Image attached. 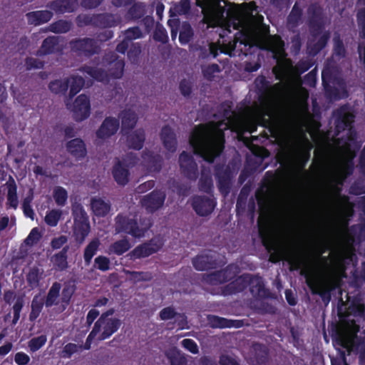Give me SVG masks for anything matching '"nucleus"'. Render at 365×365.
<instances>
[{
	"label": "nucleus",
	"mask_w": 365,
	"mask_h": 365,
	"mask_svg": "<svg viewBox=\"0 0 365 365\" xmlns=\"http://www.w3.org/2000/svg\"><path fill=\"white\" fill-rule=\"evenodd\" d=\"M189 143L196 155L212 163L225 150V135L217 127L200 124L193 128Z\"/></svg>",
	"instance_id": "obj_1"
},
{
	"label": "nucleus",
	"mask_w": 365,
	"mask_h": 365,
	"mask_svg": "<svg viewBox=\"0 0 365 365\" xmlns=\"http://www.w3.org/2000/svg\"><path fill=\"white\" fill-rule=\"evenodd\" d=\"M152 227L150 219L138 218L136 215L119 213L115 218L116 233H124L135 238H141Z\"/></svg>",
	"instance_id": "obj_2"
},
{
	"label": "nucleus",
	"mask_w": 365,
	"mask_h": 365,
	"mask_svg": "<svg viewBox=\"0 0 365 365\" xmlns=\"http://www.w3.org/2000/svg\"><path fill=\"white\" fill-rule=\"evenodd\" d=\"M262 244L269 254L268 259L271 263L277 264L284 259L289 264L291 271L299 270L304 266V261L300 255L285 252L282 247L272 240H263Z\"/></svg>",
	"instance_id": "obj_3"
},
{
	"label": "nucleus",
	"mask_w": 365,
	"mask_h": 365,
	"mask_svg": "<svg viewBox=\"0 0 365 365\" xmlns=\"http://www.w3.org/2000/svg\"><path fill=\"white\" fill-rule=\"evenodd\" d=\"M71 53L77 57L89 58L98 54L101 46L97 40L92 38H76L68 42Z\"/></svg>",
	"instance_id": "obj_4"
},
{
	"label": "nucleus",
	"mask_w": 365,
	"mask_h": 365,
	"mask_svg": "<svg viewBox=\"0 0 365 365\" xmlns=\"http://www.w3.org/2000/svg\"><path fill=\"white\" fill-rule=\"evenodd\" d=\"M240 272V269L238 265L230 264L220 270L205 274L202 279L205 283L216 286L231 282Z\"/></svg>",
	"instance_id": "obj_5"
},
{
	"label": "nucleus",
	"mask_w": 365,
	"mask_h": 365,
	"mask_svg": "<svg viewBox=\"0 0 365 365\" xmlns=\"http://www.w3.org/2000/svg\"><path fill=\"white\" fill-rule=\"evenodd\" d=\"M312 66V63L307 60H301L295 66L289 58H284L279 61L276 66L272 69L273 73L277 80H282L284 76L290 70L299 75H302L309 70Z\"/></svg>",
	"instance_id": "obj_6"
},
{
	"label": "nucleus",
	"mask_w": 365,
	"mask_h": 365,
	"mask_svg": "<svg viewBox=\"0 0 365 365\" xmlns=\"http://www.w3.org/2000/svg\"><path fill=\"white\" fill-rule=\"evenodd\" d=\"M308 26L311 36L316 38L322 34L324 28L323 8L317 4H312L307 9Z\"/></svg>",
	"instance_id": "obj_7"
},
{
	"label": "nucleus",
	"mask_w": 365,
	"mask_h": 365,
	"mask_svg": "<svg viewBox=\"0 0 365 365\" xmlns=\"http://www.w3.org/2000/svg\"><path fill=\"white\" fill-rule=\"evenodd\" d=\"M215 176L219 192L226 196L231 190L232 170L224 163H217L214 166Z\"/></svg>",
	"instance_id": "obj_8"
},
{
	"label": "nucleus",
	"mask_w": 365,
	"mask_h": 365,
	"mask_svg": "<svg viewBox=\"0 0 365 365\" xmlns=\"http://www.w3.org/2000/svg\"><path fill=\"white\" fill-rule=\"evenodd\" d=\"M224 0H195L197 6L202 9L205 16L212 19H222L225 18L226 9L221 5Z\"/></svg>",
	"instance_id": "obj_9"
},
{
	"label": "nucleus",
	"mask_w": 365,
	"mask_h": 365,
	"mask_svg": "<svg viewBox=\"0 0 365 365\" xmlns=\"http://www.w3.org/2000/svg\"><path fill=\"white\" fill-rule=\"evenodd\" d=\"M73 234L78 243H82L90 232V225L86 212L81 208L73 211Z\"/></svg>",
	"instance_id": "obj_10"
},
{
	"label": "nucleus",
	"mask_w": 365,
	"mask_h": 365,
	"mask_svg": "<svg viewBox=\"0 0 365 365\" xmlns=\"http://www.w3.org/2000/svg\"><path fill=\"white\" fill-rule=\"evenodd\" d=\"M179 167L182 174L191 180H196L198 177L197 165L193 155L182 151L178 159Z\"/></svg>",
	"instance_id": "obj_11"
},
{
	"label": "nucleus",
	"mask_w": 365,
	"mask_h": 365,
	"mask_svg": "<svg viewBox=\"0 0 365 365\" xmlns=\"http://www.w3.org/2000/svg\"><path fill=\"white\" fill-rule=\"evenodd\" d=\"M217 202L214 198L205 195H195L192 197L191 205L194 212L199 216L207 217L212 214Z\"/></svg>",
	"instance_id": "obj_12"
},
{
	"label": "nucleus",
	"mask_w": 365,
	"mask_h": 365,
	"mask_svg": "<svg viewBox=\"0 0 365 365\" xmlns=\"http://www.w3.org/2000/svg\"><path fill=\"white\" fill-rule=\"evenodd\" d=\"M256 93L258 96V101L261 103H267L272 98L274 88H279L280 83H275L271 86L270 82L267 81L264 76H259L254 81Z\"/></svg>",
	"instance_id": "obj_13"
},
{
	"label": "nucleus",
	"mask_w": 365,
	"mask_h": 365,
	"mask_svg": "<svg viewBox=\"0 0 365 365\" xmlns=\"http://www.w3.org/2000/svg\"><path fill=\"white\" fill-rule=\"evenodd\" d=\"M254 11H257V6L255 1L244 4L242 9L233 14L234 28L236 29L245 28L247 26V20L252 18Z\"/></svg>",
	"instance_id": "obj_14"
},
{
	"label": "nucleus",
	"mask_w": 365,
	"mask_h": 365,
	"mask_svg": "<svg viewBox=\"0 0 365 365\" xmlns=\"http://www.w3.org/2000/svg\"><path fill=\"white\" fill-rule=\"evenodd\" d=\"M165 197L164 192L155 190L143 196L140 201L141 205L148 212L153 213L163 207Z\"/></svg>",
	"instance_id": "obj_15"
},
{
	"label": "nucleus",
	"mask_w": 365,
	"mask_h": 365,
	"mask_svg": "<svg viewBox=\"0 0 365 365\" xmlns=\"http://www.w3.org/2000/svg\"><path fill=\"white\" fill-rule=\"evenodd\" d=\"M250 283V273H244L235 277L233 280L221 288L222 294L224 296L244 292Z\"/></svg>",
	"instance_id": "obj_16"
},
{
	"label": "nucleus",
	"mask_w": 365,
	"mask_h": 365,
	"mask_svg": "<svg viewBox=\"0 0 365 365\" xmlns=\"http://www.w3.org/2000/svg\"><path fill=\"white\" fill-rule=\"evenodd\" d=\"M91 106L89 98L81 94L78 96L73 103V118L76 121L81 122L89 117Z\"/></svg>",
	"instance_id": "obj_17"
},
{
	"label": "nucleus",
	"mask_w": 365,
	"mask_h": 365,
	"mask_svg": "<svg viewBox=\"0 0 365 365\" xmlns=\"http://www.w3.org/2000/svg\"><path fill=\"white\" fill-rule=\"evenodd\" d=\"M141 164L149 173H159L161 170L163 159L159 154L145 150L141 154Z\"/></svg>",
	"instance_id": "obj_18"
},
{
	"label": "nucleus",
	"mask_w": 365,
	"mask_h": 365,
	"mask_svg": "<svg viewBox=\"0 0 365 365\" xmlns=\"http://www.w3.org/2000/svg\"><path fill=\"white\" fill-rule=\"evenodd\" d=\"M120 121L114 117H106L96 131V136L100 139H107L114 135L118 130Z\"/></svg>",
	"instance_id": "obj_19"
},
{
	"label": "nucleus",
	"mask_w": 365,
	"mask_h": 365,
	"mask_svg": "<svg viewBox=\"0 0 365 365\" xmlns=\"http://www.w3.org/2000/svg\"><path fill=\"white\" fill-rule=\"evenodd\" d=\"M61 38L60 36H51L45 38L40 48L36 51L37 56H45L50 54L58 53L62 51L63 48L60 43Z\"/></svg>",
	"instance_id": "obj_20"
},
{
	"label": "nucleus",
	"mask_w": 365,
	"mask_h": 365,
	"mask_svg": "<svg viewBox=\"0 0 365 365\" xmlns=\"http://www.w3.org/2000/svg\"><path fill=\"white\" fill-rule=\"evenodd\" d=\"M160 137L165 149L171 153H175L178 149V139L176 134L170 125H165L162 127Z\"/></svg>",
	"instance_id": "obj_21"
},
{
	"label": "nucleus",
	"mask_w": 365,
	"mask_h": 365,
	"mask_svg": "<svg viewBox=\"0 0 365 365\" xmlns=\"http://www.w3.org/2000/svg\"><path fill=\"white\" fill-rule=\"evenodd\" d=\"M78 7L77 0H54L47 4V8L53 11L56 14L73 12Z\"/></svg>",
	"instance_id": "obj_22"
},
{
	"label": "nucleus",
	"mask_w": 365,
	"mask_h": 365,
	"mask_svg": "<svg viewBox=\"0 0 365 365\" xmlns=\"http://www.w3.org/2000/svg\"><path fill=\"white\" fill-rule=\"evenodd\" d=\"M160 248L158 243L151 240L149 242H143L136 247L130 252V255L131 258L140 259L158 252Z\"/></svg>",
	"instance_id": "obj_23"
},
{
	"label": "nucleus",
	"mask_w": 365,
	"mask_h": 365,
	"mask_svg": "<svg viewBox=\"0 0 365 365\" xmlns=\"http://www.w3.org/2000/svg\"><path fill=\"white\" fill-rule=\"evenodd\" d=\"M192 264L198 271L212 269L217 266V259L213 255H199L192 259Z\"/></svg>",
	"instance_id": "obj_24"
},
{
	"label": "nucleus",
	"mask_w": 365,
	"mask_h": 365,
	"mask_svg": "<svg viewBox=\"0 0 365 365\" xmlns=\"http://www.w3.org/2000/svg\"><path fill=\"white\" fill-rule=\"evenodd\" d=\"M307 284L310 289L312 294L319 295L322 297V302L328 304L331 299V289L327 287V284L322 282H316L307 280Z\"/></svg>",
	"instance_id": "obj_25"
},
{
	"label": "nucleus",
	"mask_w": 365,
	"mask_h": 365,
	"mask_svg": "<svg viewBox=\"0 0 365 365\" xmlns=\"http://www.w3.org/2000/svg\"><path fill=\"white\" fill-rule=\"evenodd\" d=\"M122 323L119 318H110L109 320H104L99 327L100 331H103L98 336L99 341L109 339L112 334L116 332L120 327Z\"/></svg>",
	"instance_id": "obj_26"
},
{
	"label": "nucleus",
	"mask_w": 365,
	"mask_h": 365,
	"mask_svg": "<svg viewBox=\"0 0 365 365\" xmlns=\"http://www.w3.org/2000/svg\"><path fill=\"white\" fill-rule=\"evenodd\" d=\"M112 175L118 185L125 186L129 181L130 171L128 165L121 160H118L113 165Z\"/></svg>",
	"instance_id": "obj_27"
},
{
	"label": "nucleus",
	"mask_w": 365,
	"mask_h": 365,
	"mask_svg": "<svg viewBox=\"0 0 365 365\" xmlns=\"http://www.w3.org/2000/svg\"><path fill=\"white\" fill-rule=\"evenodd\" d=\"M67 151L76 160H82L86 155V145L81 138H73L68 141Z\"/></svg>",
	"instance_id": "obj_28"
},
{
	"label": "nucleus",
	"mask_w": 365,
	"mask_h": 365,
	"mask_svg": "<svg viewBox=\"0 0 365 365\" xmlns=\"http://www.w3.org/2000/svg\"><path fill=\"white\" fill-rule=\"evenodd\" d=\"M207 319L210 327L214 329L231 327L239 328L242 325V321L227 319V318H222V317L214 314H208Z\"/></svg>",
	"instance_id": "obj_29"
},
{
	"label": "nucleus",
	"mask_w": 365,
	"mask_h": 365,
	"mask_svg": "<svg viewBox=\"0 0 365 365\" xmlns=\"http://www.w3.org/2000/svg\"><path fill=\"white\" fill-rule=\"evenodd\" d=\"M322 86L325 94L328 96L336 97L338 95V88L334 84L336 78L329 68H324L322 71Z\"/></svg>",
	"instance_id": "obj_30"
},
{
	"label": "nucleus",
	"mask_w": 365,
	"mask_h": 365,
	"mask_svg": "<svg viewBox=\"0 0 365 365\" xmlns=\"http://www.w3.org/2000/svg\"><path fill=\"white\" fill-rule=\"evenodd\" d=\"M53 17L52 11L49 10H37L29 11L26 18L29 24L34 26H39L51 21Z\"/></svg>",
	"instance_id": "obj_31"
},
{
	"label": "nucleus",
	"mask_w": 365,
	"mask_h": 365,
	"mask_svg": "<svg viewBox=\"0 0 365 365\" xmlns=\"http://www.w3.org/2000/svg\"><path fill=\"white\" fill-rule=\"evenodd\" d=\"M121 132L127 135L136 125L138 118L137 114L130 110H124L120 112Z\"/></svg>",
	"instance_id": "obj_32"
},
{
	"label": "nucleus",
	"mask_w": 365,
	"mask_h": 365,
	"mask_svg": "<svg viewBox=\"0 0 365 365\" xmlns=\"http://www.w3.org/2000/svg\"><path fill=\"white\" fill-rule=\"evenodd\" d=\"M200 191L207 194L213 192V179L210 168L202 166L200 177L198 181Z\"/></svg>",
	"instance_id": "obj_33"
},
{
	"label": "nucleus",
	"mask_w": 365,
	"mask_h": 365,
	"mask_svg": "<svg viewBox=\"0 0 365 365\" xmlns=\"http://www.w3.org/2000/svg\"><path fill=\"white\" fill-rule=\"evenodd\" d=\"M312 148V145L306 136H304L303 143L298 141L294 145V150L300 159L302 169L304 168L306 163L309 160Z\"/></svg>",
	"instance_id": "obj_34"
},
{
	"label": "nucleus",
	"mask_w": 365,
	"mask_h": 365,
	"mask_svg": "<svg viewBox=\"0 0 365 365\" xmlns=\"http://www.w3.org/2000/svg\"><path fill=\"white\" fill-rule=\"evenodd\" d=\"M62 285L59 282H53L49 288L47 294L44 297L45 307L51 308L53 306L59 305L61 302L60 294Z\"/></svg>",
	"instance_id": "obj_35"
},
{
	"label": "nucleus",
	"mask_w": 365,
	"mask_h": 365,
	"mask_svg": "<svg viewBox=\"0 0 365 365\" xmlns=\"http://www.w3.org/2000/svg\"><path fill=\"white\" fill-rule=\"evenodd\" d=\"M250 292L254 297H265L267 296V290L265 288L263 279L258 274H250Z\"/></svg>",
	"instance_id": "obj_36"
},
{
	"label": "nucleus",
	"mask_w": 365,
	"mask_h": 365,
	"mask_svg": "<svg viewBox=\"0 0 365 365\" xmlns=\"http://www.w3.org/2000/svg\"><path fill=\"white\" fill-rule=\"evenodd\" d=\"M145 140V134L143 128L136 130L127 135V144L130 149L140 150Z\"/></svg>",
	"instance_id": "obj_37"
},
{
	"label": "nucleus",
	"mask_w": 365,
	"mask_h": 365,
	"mask_svg": "<svg viewBox=\"0 0 365 365\" xmlns=\"http://www.w3.org/2000/svg\"><path fill=\"white\" fill-rule=\"evenodd\" d=\"M7 188V202L8 207L16 210L18 207L19 200L17 197V185L14 178L10 175L7 182H6Z\"/></svg>",
	"instance_id": "obj_38"
},
{
	"label": "nucleus",
	"mask_w": 365,
	"mask_h": 365,
	"mask_svg": "<svg viewBox=\"0 0 365 365\" xmlns=\"http://www.w3.org/2000/svg\"><path fill=\"white\" fill-rule=\"evenodd\" d=\"M81 72H83L92 78L99 82H107L108 80V75L107 71L102 68L91 66L88 65H83L80 68Z\"/></svg>",
	"instance_id": "obj_39"
},
{
	"label": "nucleus",
	"mask_w": 365,
	"mask_h": 365,
	"mask_svg": "<svg viewBox=\"0 0 365 365\" xmlns=\"http://www.w3.org/2000/svg\"><path fill=\"white\" fill-rule=\"evenodd\" d=\"M44 306V297L41 296L40 294H35L31 299V311L29 314V321L30 322H34L37 319Z\"/></svg>",
	"instance_id": "obj_40"
},
{
	"label": "nucleus",
	"mask_w": 365,
	"mask_h": 365,
	"mask_svg": "<svg viewBox=\"0 0 365 365\" xmlns=\"http://www.w3.org/2000/svg\"><path fill=\"white\" fill-rule=\"evenodd\" d=\"M119 20L111 13H99L96 14V27L110 28L118 24Z\"/></svg>",
	"instance_id": "obj_41"
},
{
	"label": "nucleus",
	"mask_w": 365,
	"mask_h": 365,
	"mask_svg": "<svg viewBox=\"0 0 365 365\" xmlns=\"http://www.w3.org/2000/svg\"><path fill=\"white\" fill-rule=\"evenodd\" d=\"M354 170V163L352 159L346 160L343 163L341 168V175L336 179L337 185L335 186V190L338 193H341V186L346 178L353 174Z\"/></svg>",
	"instance_id": "obj_42"
},
{
	"label": "nucleus",
	"mask_w": 365,
	"mask_h": 365,
	"mask_svg": "<svg viewBox=\"0 0 365 365\" xmlns=\"http://www.w3.org/2000/svg\"><path fill=\"white\" fill-rule=\"evenodd\" d=\"M165 356L170 365H187V360L185 354L182 353L176 347H172L166 351Z\"/></svg>",
	"instance_id": "obj_43"
},
{
	"label": "nucleus",
	"mask_w": 365,
	"mask_h": 365,
	"mask_svg": "<svg viewBox=\"0 0 365 365\" xmlns=\"http://www.w3.org/2000/svg\"><path fill=\"white\" fill-rule=\"evenodd\" d=\"M194 35V30L189 22L183 21L181 24H180L178 39L181 45L190 43L193 38Z\"/></svg>",
	"instance_id": "obj_44"
},
{
	"label": "nucleus",
	"mask_w": 365,
	"mask_h": 365,
	"mask_svg": "<svg viewBox=\"0 0 365 365\" xmlns=\"http://www.w3.org/2000/svg\"><path fill=\"white\" fill-rule=\"evenodd\" d=\"M91 207L93 213L98 217H103L106 215L110 210V205L109 203L105 202L100 197H94L91 199Z\"/></svg>",
	"instance_id": "obj_45"
},
{
	"label": "nucleus",
	"mask_w": 365,
	"mask_h": 365,
	"mask_svg": "<svg viewBox=\"0 0 365 365\" xmlns=\"http://www.w3.org/2000/svg\"><path fill=\"white\" fill-rule=\"evenodd\" d=\"M329 38L330 33L328 31H324L316 43H309V53L312 56H317L320 53L327 45Z\"/></svg>",
	"instance_id": "obj_46"
},
{
	"label": "nucleus",
	"mask_w": 365,
	"mask_h": 365,
	"mask_svg": "<svg viewBox=\"0 0 365 365\" xmlns=\"http://www.w3.org/2000/svg\"><path fill=\"white\" fill-rule=\"evenodd\" d=\"M43 271L37 267L31 268L26 274V282L29 287H31V289L38 288L43 278Z\"/></svg>",
	"instance_id": "obj_47"
},
{
	"label": "nucleus",
	"mask_w": 365,
	"mask_h": 365,
	"mask_svg": "<svg viewBox=\"0 0 365 365\" xmlns=\"http://www.w3.org/2000/svg\"><path fill=\"white\" fill-rule=\"evenodd\" d=\"M303 17V10L296 2L287 17V24L292 28L297 27Z\"/></svg>",
	"instance_id": "obj_48"
},
{
	"label": "nucleus",
	"mask_w": 365,
	"mask_h": 365,
	"mask_svg": "<svg viewBox=\"0 0 365 365\" xmlns=\"http://www.w3.org/2000/svg\"><path fill=\"white\" fill-rule=\"evenodd\" d=\"M68 247L66 246L58 253L53 255V265L56 269L64 271L68 269Z\"/></svg>",
	"instance_id": "obj_49"
},
{
	"label": "nucleus",
	"mask_w": 365,
	"mask_h": 365,
	"mask_svg": "<svg viewBox=\"0 0 365 365\" xmlns=\"http://www.w3.org/2000/svg\"><path fill=\"white\" fill-rule=\"evenodd\" d=\"M70 79L65 78L63 80L56 79L51 81L48 83V89L50 91L56 95H65L68 92Z\"/></svg>",
	"instance_id": "obj_50"
},
{
	"label": "nucleus",
	"mask_w": 365,
	"mask_h": 365,
	"mask_svg": "<svg viewBox=\"0 0 365 365\" xmlns=\"http://www.w3.org/2000/svg\"><path fill=\"white\" fill-rule=\"evenodd\" d=\"M145 14V5L142 2H135L131 5L127 11V18L131 20H139Z\"/></svg>",
	"instance_id": "obj_51"
},
{
	"label": "nucleus",
	"mask_w": 365,
	"mask_h": 365,
	"mask_svg": "<svg viewBox=\"0 0 365 365\" xmlns=\"http://www.w3.org/2000/svg\"><path fill=\"white\" fill-rule=\"evenodd\" d=\"M125 63L124 61L120 59L115 63L109 65L108 71H106L108 75V80L110 79H120L122 78L123 74Z\"/></svg>",
	"instance_id": "obj_52"
},
{
	"label": "nucleus",
	"mask_w": 365,
	"mask_h": 365,
	"mask_svg": "<svg viewBox=\"0 0 365 365\" xmlns=\"http://www.w3.org/2000/svg\"><path fill=\"white\" fill-rule=\"evenodd\" d=\"M101 246V241L98 238L91 240L86 249H84V262L86 265L90 264L93 257L98 252Z\"/></svg>",
	"instance_id": "obj_53"
},
{
	"label": "nucleus",
	"mask_w": 365,
	"mask_h": 365,
	"mask_svg": "<svg viewBox=\"0 0 365 365\" xmlns=\"http://www.w3.org/2000/svg\"><path fill=\"white\" fill-rule=\"evenodd\" d=\"M72 23L70 21L60 19L48 26V29L53 34H66L72 29Z\"/></svg>",
	"instance_id": "obj_54"
},
{
	"label": "nucleus",
	"mask_w": 365,
	"mask_h": 365,
	"mask_svg": "<svg viewBox=\"0 0 365 365\" xmlns=\"http://www.w3.org/2000/svg\"><path fill=\"white\" fill-rule=\"evenodd\" d=\"M255 351L254 365H267V358L269 357V352L267 348L262 344H256L254 346Z\"/></svg>",
	"instance_id": "obj_55"
},
{
	"label": "nucleus",
	"mask_w": 365,
	"mask_h": 365,
	"mask_svg": "<svg viewBox=\"0 0 365 365\" xmlns=\"http://www.w3.org/2000/svg\"><path fill=\"white\" fill-rule=\"evenodd\" d=\"M131 246L129 240L126 238H122L113 242L109 250L110 252L117 255H122L130 249Z\"/></svg>",
	"instance_id": "obj_56"
},
{
	"label": "nucleus",
	"mask_w": 365,
	"mask_h": 365,
	"mask_svg": "<svg viewBox=\"0 0 365 365\" xmlns=\"http://www.w3.org/2000/svg\"><path fill=\"white\" fill-rule=\"evenodd\" d=\"M85 85V79L79 76H74L71 78L69 83L68 96L73 98L76 96Z\"/></svg>",
	"instance_id": "obj_57"
},
{
	"label": "nucleus",
	"mask_w": 365,
	"mask_h": 365,
	"mask_svg": "<svg viewBox=\"0 0 365 365\" xmlns=\"http://www.w3.org/2000/svg\"><path fill=\"white\" fill-rule=\"evenodd\" d=\"M74 292L75 289L73 287L66 286L63 287L61 293L60 304L61 312L65 311L68 308Z\"/></svg>",
	"instance_id": "obj_58"
},
{
	"label": "nucleus",
	"mask_w": 365,
	"mask_h": 365,
	"mask_svg": "<svg viewBox=\"0 0 365 365\" xmlns=\"http://www.w3.org/2000/svg\"><path fill=\"white\" fill-rule=\"evenodd\" d=\"M353 121V115L346 113H340L336 119L337 130H344L351 125Z\"/></svg>",
	"instance_id": "obj_59"
},
{
	"label": "nucleus",
	"mask_w": 365,
	"mask_h": 365,
	"mask_svg": "<svg viewBox=\"0 0 365 365\" xmlns=\"http://www.w3.org/2000/svg\"><path fill=\"white\" fill-rule=\"evenodd\" d=\"M47 336L41 334L38 336H34L29 341V349L30 351L35 352L42 348L47 342Z\"/></svg>",
	"instance_id": "obj_60"
},
{
	"label": "nucleus",
	"mask_w": 365,
	"mask_h": 365,
	"mask_svg": "<svg viewBox=\"0 0 365 365\" xmlns=\"http://www.w3.org/2000/svg\"><path fill=\"white\" fill-rule=\"evenodd\" d=\"M123 36L125 39L131 43L134 40L142 38L143 33L140 27L135 26L124 30L123 31Z\"/></svg>",
	"instance_id": "obj_61"
},
{
	"label": "nucleus",
	"mask_w": 365,
	"mask_h": 365,
	"mask_svg": "<svg viewBox=\"0 0 365 365\" xmlns=\"http://www.w3.org/2000/svg\"><path fill=\"white\" fill-rule=\"evenodd\" d=\"M53 197L58 206H64L68 200V192L62 187H56L53 192Z\"/></svg>",
	"instance_id": "obj_62"
},
{
	"label": "nucleus",
	"mask_w": 365,
	"mask_h": 365,
	"mask_svg": "<svg viewBox=\"0 0 365 365\" xmlns=\"http://www.w3.org/2000/svg\"><path fill=\"white\" fill-rule=\"evenodd\" d=\"M78 27L93 26L96 27V14H78L76 19Z\"/></svg>",
	"instance_id": "obj_63"
},
{
	"label": "nucleus",
	"mask_w": 365,
	"mask_h": 365,
	"mask_svg": "<svg viewBox=\"0 0 365 365\" xmlns=\"http://www.w3.org/2000/svg\"><path fill=\"white\" fill-rule=\"evenodd\" d=\"M62 215V211L53 209L48 212L45 217V222L50 227H56L58 225Z\"/></svg>",
	"instance_id": "obj_64"
}]
</instances>
